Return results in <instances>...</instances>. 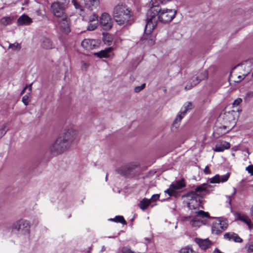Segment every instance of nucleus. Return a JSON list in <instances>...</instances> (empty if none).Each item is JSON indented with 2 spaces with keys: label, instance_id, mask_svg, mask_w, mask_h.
<instances>
[{
  "label": "nucleus",
  "instance_id": "nucleus-1",
  "mask_svg": "<svg viewBox=\"0 0 253 253\" xmlns=\"http://www.w3.org/2000/svg\"><path fill=\"white\" fill-rule=\"evenodd\" d=\"M171 0H151L152 7L149 9L147 14V22L145 30L151 32L157 25L158 21L163 23L171 22L175 17L176 10L173 9L160 8L158 5L165 4Z\"/></svg>",
  "mask_w": 253,
  "mask_h": 253
},
{
  "label": "nucleus",
  "instance_id": "nucleus-2",
  "mask_svg": "<svg viewBox=\"0 0 253 253\" xmlns=\"http://www.w3.org/2000/svg\"><path fill=\"white\" fill-rule=\"evenodd\" d=\"M210 187V185L204 183L197 186L195 191L187 193L186 197L189 200L187 203L188 208L190 209L199 208L201 204V198L209 193L208 188Z\"/></svg>",
  "mask_w": 253,
  "mask_h": 253
},
{
  "label": "nucleus",
  "instance_id": "nucleus-3",
  "mask_svg": "<svg viewBox=\"0 0 253 253\" xmlns=\"http://www.w3.org/2000/svg\"><path fill=\"white\" fill-rule=\"evenodd\" d=\"M113 16L115 21L120 26H126L131 24L129 10L122 3L116 5L113 9Z\"/></svg>",
  "mask_w": 253,
  "mask_h": 253
},
{
  "label": "nucleus",
  "instance_id": "nucleus-4",
  "mask_svg": "<svg viewBox=\"0 0 253 253\" xmlns=\"http://www.w3.org/2000/svg\"><path fill=\"white\" fill-rule=\"evenodd\" d=\"M71 21L67 15L57 19L56 24L57 29L62 34L67 35L71 32Z\"/></svg>",
  "mask_w": 253,
  "mask_h": 253
},
{
  "label": "nucleus",
  "instance_id": "nucleus-5",
  "mask_svg": "<svg viewBox=\"0 0 253 253\" xmlns=\"http://www.w3.org/2000/svg\"><path fill=\"white\" fill-rule=\"evenodd\" d=\"M69 147L62 141L59 137L51 145L49 151L53 155H57L66 150Z\"/></svg>",
  "mask_w": 253,
  "mask_h": 253
},
{
  "label": "nucleus",
  "instance_id": "nucleus-6",
  "mask_svg": "<svg viewBox=\"0 0 253 253\" xmlns=\"http://www.w3.org/2000/svg\"><path fill=\"white\" fill-rule=\"evenodd\" d=\"M228 225V223L226 220H222L219 218L214 219L212 222V233L218 234L224 231L227 228Z\"/></svg>",
  "mask_w": 253,
  "mask_h": 253
},
{
  "label": "nucleus",
  "instance_id": "nucleus-7",
  "mask_svg": "<svg viewBox=\"0 0 253 253\" xmlns=\"http://www.w3.org/2000/svg\"><path fill=\"white\" fill-rule=\"evenodd\" d=\"M204 217H210V215L208 212L203 211H200L197 212L196 215L190 220V225L193 227H200L203 224H205L203 219Z\"/></svg>",
  "mask_w": 253,
  "mask_h": 253
},
{
  "label": "nucleus",
  "instance_id": "nucleus-8",
  "mask_svg": "<svg viewBox=\"0 0 253 253\" xmlns=\"http://www.w3.org/2000/svg\"><path fill=\"white\" fill-rule=\"evenodd\" d=\"M77 131L74 129H68L60 135L58 137L70 147L72 142L76 138Z\"/></svg>",
  "mask_w": 253,
  "mask_h": 253
},
{
  "label": "nucleus",
  "instance_id": "nucleus-9",
  "mask_svg": "<svg viewBox=\"0 0 253 253\" xmlns=\"http://www.w3.org/2000/svg\"><path fill=\"white\" fill-rule=\"evenodd\" d=\"M193 108L192 104L191 102H187L185 103L181 108L179 113L177 115L173 123V126L175 127H178L179 123L182 119L186 113Z\"/></svg>",
  "mask_w": 253,
  "mask_h": 253
},
{
  "label": "nucleus",
  "instance_id": "nucleus-10",
  "mask_svg": "<svg viewBox=\"0 0 253 253\" xmlns=\"http://www.w3.org/2000/svg\"><path fill=\"white\" fill-rule=\"evenodd\" d=\"M66 6L54 2L51 5V11L52 13L58 18L63 17V15H67L64 12Z\"/></svg>",
  "mask_w": 253,
  "mask_h": 253
},
{
  "label": "nucleus",
  "instance_id": "nucleus-11",
  "mask_svg": "<svg viewBox=\"0 0 253 253\" xmlns=\"http://www.w3.org/2000/svg\"><path fill=\"white\" fill-rule=\"evenodd\" d=\"M100 23L104 30H110L113 24L111 16L107 13H103L100 17Z\"/></svg>",
  "mask_w": 253,
  "mask_h": 253
},
{
  "label": "nucleus",
  "instance_id": "nucleus-12",
  "mask_svg": "<svg viewBox=\"0 0 253 253\" xmlns=\"http://www.w3.org/2000/svg\"><path fill=\"white\" fill-rule=\"evenodd\" d=\"M230 177V173L227 172L225 174L219 175L216 174L213 177L209 179L211 183H224L227 181Z\"/></svg>",
  "mask_w": 253,
  "mask_h": 253
},
{
  "label": "nucleus",
  "instance_id": "nucleus-13",
  "mask_svg": "<svg viewBox=\"0 0 253 253\" xmlns=\"http://www.w3.org/2000/svg\"><path fill=\"white\" fill-rule=\"evenodd\" d=\"M94 55L100 58H111L114 56L113 47H108L104 50H102L99 52L94 53Z\"/></svg>",
  "mask_w": 253,
  "mask_h": 253
},
{
  "label": "nucleus",
  "instance_id": "nucleus-14",
  "mask_svg": "<svg viewBox=\"0 0 253 253\" xmlns=\"http://www.w3.org/2000/svg\"><path fill=\"white\" fill-rule=\"evenodd\" d=\"M29 223L28 221L24 219H21L17 221L12 227L13 230L19 231L21 230L26 229L29 227Z\"/></svg>",
  "mask_w": 253,
  "mask_h": 253
},
{
  "label": "nucleus",
  "instance_id": "nucleus-15",
  "mask_svg": "<svg viewBox=\"0 0 253 253\" xmlns=\"http://www.w3.org/2000/svg\"><path fill=\"white\" fill-rule=\"evenodd\" d=\"M230 126L223 125L220 126L217 129V131L215 133H217L219 136L225 134L234 126L235 121L233 120L230 122Z\"/></svg>",
  "mask_w": 253,
  "mask_h": 253
},
{
  "label": "nucleus",
  "instance_id": "nucleus-16",
  "mask_svg": "<svg viewBox=\"0 0 253 253\" xmlns=\"http://www.w3.org/2000/svg\"><path fill=\"white\" fill-rule=\"evenodd\" d=\"M97 42L93 39H84L82 42L81 45L83 48L86 50H91L95 48Z\"/></svg>",
  "mask_w": 253,
  "mask_h": 253
},
{
  "label": "nucleus",
  "instance_id": "nucleus-17",
  "mask_svg": "<svg viewBox=\"0 0 253 253\" xmlns=\"http://www.w3.org/2000/svg\"><path fill=\"white\" fill-rule=\"evenodd\" d=\"M230 147V144L229 142L220 140L215 145L214 151L215 152H223L224 150L228 149Z\"/></svg>",
  "mask_w": 253,
  "mask_h": 253
},
{
  "label": "nucleus",
  "instance_id": "nucleus-18",
  "mask_svg": "<svg viewBox=\"0 0 253 253\" xmlns=\"http://www.w3.org/2000/svg\"><path fill=\"white\" fill-rule=\"evenodd\" d=\"M32 22V19L30 17L27 15L23 14L18 19L17 24L18 26H28L30 25Z\"/></svg>",
  "mask_w": 253,
  "mask_h": 253
},
{
  "label": "nucleus",
  "instance_id": "nucleus-19",
  "mask_svg": "<svg viewBox=\"0 0 253 253\" xmlns=\"http://www.w3.org/2000/svg\"><path fill=\"white\" fill-rule=\"evenodd\" d=\"M196 242L202 250H206L209 248L211 243L208 239H196Z\"/></svg>",
  "mask_w": 253,
  "mask_h": 253
},
{
  "label": "nucleus",
  "instance_id": "nucleus-20",
  "mask_svg": "<svg viewBox=\"0 0 253 253\" xmlns=\"http://www.w3.org/2000/svg\"><path fill=\"white\" fill-rule=\"evenodd\" d=\"M224 238L228 240H233L238 243H241L242 242V239L235 233H226L224 235Z\"/></svg>",
  "mask_w": 253,
  "mask_h": 253
},
{
  "label": "nucleus",
  "instance_id": "nucleus-21",
  "mask_svg": "<svg viewBox=\"0 0 253 253\" xmlns=\"http://www.w3.org/2000/svg\"><path fill=\"white\" fill-rule=\"evenodd\" d=\"M240 67V65H238L236 67H235L231 71L230 73V77L233 78H236L237 77V79L234 80V82L235 83H240L242 80H243L245 77L246 76V75L243 74L242 75H238L237 74H235V70L239 68Z\"/></svg>",
  "mask_w": 253,
  "mask_h": 253
},
{
  "label": "nucleus",
  "instance_id": "nucleus-22",
  "mask_svg": "<svg viewBox=\"0 0 253 253\" xmlns=\"http://www.w3.org/2000/svg\"><path fill=\"white\" fill-rule=\"evenodd\" d=\"M85 5L90 10L96 8L99 4L100 0H84Z\"/></svg>",
  "mask_w": 253,
  "mask_h": 253
},
{
  "label": "nucleus",
  "instance_id": "nucleus-23",
  "mask_svg": "<svg viewBox=\"0 0 253 253\" xmlns=\"http://www.w3.org/2000/svg\"><path fill=\"white\" fill-rule=\"evenodd\" d=\"M196 75H195L191 78L189 81V83L187 84L185 86V89L186 90H189L191 89L192 87L196 85L201 82L198 78L196 79Z\"/></svg>",
  "mask_w": 253,
  "mask_h": 253
},
{
  "label": "nucleus",
  "instance_id": "nucleus-24",
  "mask_svg": "<svg viewBox=\"0 0 253 253\" xmlns=\"http://www.w3.org/2000/svg\"><path fill=\"white\" fill-rule=\"evenodd\" d=\"M237 218L238 220H241L248 225L249 228H251V221L248 216L244 214H241L240 213H237Z\"/></svg>",
  "mask_w": 253,
  "mask_h": 253
},
{
  "label": "nucleus",
  "instance_id": "nucleus-25",
  "mask_svg": "<svg viewBox=\"0 0 253 253\" xmlns=\"http://www.w3.org/2000/svg\"><path fill=\"white\" fill-rule=\"evenodd\" d=\"M185 183L184 182L183 180H178L175 182V183H172L170 185V187L172 189H173L174 191L176 190L181 189L182 188L185 187Z\"/></svg>",
  "mask_w": 253,
  "mask_h": 253
},
{
  "label": "nucleus",
  "instance_id": "nucleus-26",
  "mask_svg": "<svg viewBox=\"0 0 253 253\" xmlns=\"http://www.w3.org/2000/svg\"><path fill=\"white\" fill-rule=\"evenodd\" d=\"M42 46L44 49H51L53 47V43L48 38H44L42 42Z\"/></svg>",
  "mask_w": 253,
  "mask_h": 253
},
{
  "label": "nucleus",
  "instance_id": "nucleus-27",
  "mask_svg": "<svg viewBox=\"0 0 253 253\" xmlns=\"http://www.w3.org/2000/svg\"><path fill=\"white\" fill-rule=\"evenodd\" d=\"M196 79H199L200 81L207 80L208 78L209 74L207 70H202L198 72L196 74Z\"/></svg>",
  "mask_w": 253,
  "mask_h": 253
},
{
  "label": "nucleus",
  "instance_id": "nucleus-28",
  "mask_svg": "<svg viewBox=\"0 0 253 253\" xmlns=\"http://www.w3.org/2000/svg\"><path fill=\"white\" fill-rule=\"evenodd\" d=\"M151 203V200L144 198L139 204V208L142 210H146Z\"/></svg>",
  "mask_w": 253,
  "mask_h": 253
},
{
  "label": "nucleus",
  "instance_id": "nucleus-29",
  "mask_svg": "<svg viewBox=\"0 0 253 253\" xmlns=\"http://www.w3.org/2000/svg\"><path fill=\"white\" fill-rule=\"evenodd\" d=\"M13 18L5 16L1 18L0 20V23L1 25L6 26L10 25L12 23Z\"/></svg>",
  "mask_w": 253,
  "mask_h": 253
},
{
  "label": "nucleus",
  "instance_id": "nucleus-30",
  "mask_svg": "<svg viewBox=\"0 0 253 253\" xmlns=\"http://www.w3.org/2000/svg\"><path fill=\"white\" fill-rule=\"evenodd\" d=\"M242 102V99L241 98H238L236 99H235L233 103H232V107L233 108H236V111L239 112L241 111V110L239 109V105Z\"/></svg>",
  "mask_w": 253,
  "mask_h": 253
},
{
  "label": "nucleus",
  "instance_id": "nucleus-31",
  "mask_svg": "<svg viewBox=\"0 0 253 253\" xmlns=\"http://www.w3.org/2000/svg\"><path fill=\"white\" fill-rule=\"evenodd\" d=\"M179 253H196L191 246H188L182 248Z\"/></svg>",
  "mask_w": 253,
  "mask_h": 253
},
{
  "label": "nucleus",
  "instance_id": "nucleus-32",
  "mask_svg": "<svg viewBox=\"0 0 253 253\" xmlns=\"http://www.w3.org/2000/svg\"><path fill=\"white\" fill-rule=\"evenodd\" d=\"M111 220L117 222L121 223L123 224H126V221L122 216H116L115 218L111 219Z\"/></svg>",
  "mask_w": 253,
  "mask_h": 253
},
{
  "label": "nucleus",
  "instance_id": "nucleus-33",
  "mask_svg": "<svg viewBox=\"0 0 253 253\" xmlns=\"http://www.w3.org/2000/svg\"><path fill=\"white\" fill-rule=\"evenodd\" d=\"M98 26V22H89L87 27V30L88 31H93L96 29Z\"/></svg>",
  "mask_w": 253,
  "mask_h": 253
},
{
  "label": "nucleus",
  "instance_id": "nucleus-34",
  "mask_svg": "<svg viewBox=\"0 0 253 253\" xmlns=\"http://www.w3.org/2000/svg\"><path fill=\"white\" fill-rule=\"evenodd\" d=\"M71 2L73 3L75 8L80 11L83 10V6L80 4L78 0H72Z\"/></svg>",
  "mask_w": 253,
  "mask_h": 253
},
{
  "label": "nucleus",
  "instance_id": "nucleus-35",
  "mask_svg": "<svg viewBox=\"0 0 253 253\" xmlns=\"http://www.w3.org/2000/svg\"><path fill=\"white\" fill-rule=\"evenodd\" d=\"M9 48L13 50H19L21 49V45L18 43H10L9 45Z\"/></svg>",
  "mask_w": 253,
  "mask_h": 253
},
{
  "label": "nucleus",
  "instance_id": "nucleus-36",
  "mask_svg": "<svg viewBox=\"0 0 253 253\" xmlns=\"http://www.w3.org/2000/svg\"><path fill=\"white\" fill-rule=\"evenodd\" d=\"M89 22H98V16L95 14H91L88 19Z\"/></svg>",
  "mask_w": 253,
  "mask_h": 253
},
{
  "label": "nucleus",
  "instance_id": "nucleus-37",
  "mask_svg": "<svg viewBox=\"0 0 253 253\" xmlns=\"http://www.w3.org/2000/svg\"><path fill=\"white\" fill-rule=\"evenodd\" d=\"M165 192L168 193L169 196H175L176 195V192L174 191L173 189L171 188L170 186L169 189L165 191Z\"/></svg>",
  "mask_w": 253,
  "mask_h": 253
},
{
  "label": "nucleus",
  "instance_id": "nucleus-38",
  "mask_svg": "<svg viewBox=\"0 0 253 253\" xmlns=\"http://www.w3.org/2000/svg\"><path fill=\"white\" fill-rule=\"evenodd\" d=\"M7 125L6 124L3 125L1 128L0 129V135L1 137L5 135V134L7 132V129H6Z\"/></svg>",
  "mask_w": 253,
  "mask_h": 253
},
{
  "label": "nucleus",
  "instance_id": "nucleus-39",
  "mask_svg": "<svg viewBox=\"0 0 253 253\" xmlns=\"http://www.w3.org/2000/svg\"><path fill=\"white\" fill-rule=\"evenodd\" d=\"M122 253H134L131 250L129 247H125L122 249Z\"/></svg>",
  "mask_w": 253,
  "mask_h": 253
},
{
  "label": "nucleus",
  "instance_id": "nucleus-40",
  "mask_svg": "<svg viewBox=\"0 0 253 253\" xmlns=\"http://www.w3.org/2000/svg\"><path fill=\"white\" fill-rule=\"evenodd\" d=\"M22 102L26 105H28L29 102V95L26 94L22 97Z\"/></svg>",
  "mask_w": 253,
  "mask_h": 253
},
{
  "label": "nucleus",
  "instance_id": "nucleus-41",
  "mask_svg": "<svg viewBox=\"0 0 253 253\" xmlns=\"http://www.w3.org/2000/svg\"><path fill=\"white\" fill-rule=\"evenodd\" d=\"M253 97V91H249L248 92L245 96L244 99L248 101L251 99Z\"/></svg>",
  "mask_w": 253,
  "mask_h": 253
},
{
  "label": "nucleus",
  "instance_id": "nucleus-42",
  "mask_svg": "<svg viewBox=\"0 0 253 253\" xmlns=\"http://www.w3.org/2000/svg\"><path fill=\"white\" fill-rule=\"evenodd\" d=\"M147 43L149 45H152L155 43V41L153 38L149 37L148 38L146 39Z\"/></svg>",
  "mask_w": 253,
  "mask_h": 253
},
{
  "label": "nucleus",
  "instance_id": "nucleus-43",
  "mask_svg": "<svg viewBox=\"0 0 253 253\" xmlns=\"http://www.w3.org/2000/svg\"><path fill=\"white\" fill-rule=\"evenodd\" d=\"M145 86V84H143L141 85L140 86H136L135 88H134V91L135 92H140L141 90H142Z\"/></svg>",
  "mask_w": 253,
  "mask_h": 253
},
{
  "label": "nucleus",
  "instance_id": "nucleus-44",
  "mask_svg": "<svg viewBox=\"0 0 253 253\" xmlns=\"http://www.w3.org/2000/svg\"><path fill=\"white\" fill-rule=\"evenodd\" d=\"M247 251L249 253L253 252V242L249 243L246 247Z\"/></svg>",
  "mask_w": 253,
  "mask_h": 253
},
{
  "label": "nucleus",
  "instance_id": "nucleus-45",
  "mask_svg": "<svg viewBox=\"0 0 253 253\" xmlns=\"http://www.w3.org/2000/svg\"><path fill=\"white\" fill-rule=\"evenodd\" d=\"M236 189L235 188H233V192L232 195L231 196H227V198L228 200V202L230 206H231V198L236 194Z\"/></svg>",
  "mask_w": 253,
  "mask_h": 253
},
{
  "label": "nucleus",
  "instance_id": "nucleus-46",
  "mask_svg": "<svg viewBox=\"0 0 253 253\" xmlns=\"http://www.w3.org/2000/svg\"><path fill=\"white\" fill-rule=\"evenodd\" d=\"M246 170L251 175H253V165H250L248 167H246Z\"/></svg>",
  "mask_w": 253,
  "mask_h": 253
},
{
  "label": "nucleus",
  "instance_id": "nucleus-47",
  "mask_svg": "<svg viewBox=\"0 0 253 253\" xmlns=\"http://www.w3.org/2000/svg\"><path fill=\"white\" fill-rule=\"evenodd\" d=\"M55 2L66 6L69 2V0H56Z\"/></svg>",
  "mask_w": 253,
  "mask_h": 253
},
{
  "label": "nucleus",
  "instance_id": "nucleus-48",
  "mask_svg": "<svg viewBox=\"0 0 253 253\" xmlns=\"http://www.w3.org/2000/svg\"><path fill=\"white\" fill-rule=\"evenodd\" d=\"M159 195L154 194L152 196L150 200H151V202H154V201H156L157 200H158L159 199Z\"/></svg>",
  "mask_w": 253,
  "mask_h": 253
},
{
  "label": "nucleus",
  "instance_id": "nucleus-49",
  "mask_svg": "<svg viewBox=\"0 0 253 253\" xmlns=\"http://www.w3.org/2000/svg\"><path fill=\"white\" fill-rule=\"evenodd\" d=\"M204 172L206 174H210L211 173L210 170L209 169V167L208 166H206L204 170Z\"/></svg>",
  "mask_w": 253,
  "mask_h": 253
},
{
  "label": "nucleus",
  "instance_id": "nucleus-50",
  "mask_svg": "<svg viewBox=\"0 0 253 253\" xmlns=\"http://www.w3.org/2000/svg\"><path fill=\"white\" fill-rule=\"evenodd\" d=\"M83 65V68H84V69H86L88 66V64L84 62H82Z\"/></svg>",
  "mask_w": 253,
  "mask_h": 253
},
{
  "label": "nucleus",
  "instance_id": "nucleus-51",
  "mask_svg": "<svg viewBox=\"0 0 253 253\" xmlns=\"http://www.w3.org/2000/svg\"><path fill=\"white\" fill-rule=\"evenodd\" d=\"M27 88V86H25V87L22 89V90L21 91V93H20V94H21V95L23 94L25 92V90H26V88Z\"/></svg>",
  "mask_w": 253,
  "mask_h": 253
},
{
  "label": "nucleus",
  "instance_id": "nucleus-52",
  "mask_svg": "<svg viewBox=\"0 0 253 253\" xmlns=\"http://www.w3.org/2000/svg\"><path fill=\"white\" fill-rule=\"evenodd\" d=\"M27 87L28 88L29 90L30 91H31L32 88V84H31L30 85H29L28 86H27Z\"/></svg>",
  "mask_w": 253,
  "mask_h": 253
},
{
  "label": "nucleus",
  "instance_id": "nucleus-53",
  "mask_svg": "<svg viewBox=\"0 0 253 253\" xmlns=\"http://www.w3.org/2000/svg\"><path fill=\"white\" fill-rule=\"evenodd\" d=\"M122 169V168H121V169H118V172H119V173H121V174H125L124 173H123V172H122L121 171V169Z\"/></svg>",
  "mask_w": 253,
  "mask_h": 253
},
{
  "label": "nucleus",
  "instance_id": "nucleus-54",
  "mask_svg": "<svg viewBox=\"0 0 253 253\" xmlns=\"http://www.w3.org/2000/svg\"><path fill=\"white\" fill-rule=\"evenodd\" d=\"M251 214L253 215V207H252L251 209Z\"/></svg>",
  "mask_w": 253,
  "mask_h": 253
},
{
  "label": "nucleus",
  "instance_id": "nucleus-55",
  "mask_svg": "<svg viewBox=\"0 0 253 253\" xmlns=\"http://www.w3.org/2000/svg\"><path fill=\"white\" fill-rule=\"evenodd\" d=\"M252 76L253 77V72L252 73Z\"/></svg>",
  "mask_w": 253,
  "mask_h": 253
},
{
  "label": "nucleus",
  "instance_id": "nucleus-56",
  "mask_svg": "<svg viewBox=\"0 0 253 253\" xmlns=\"http://www.w3.org/2000/svg\"><path fill=\"white\" fill-rule=\"evenodd\" d=\"M107 175H106V179L107 180Z\"/></svg>",
  "mask_w": 253,
  "mask_h": 253
}]
</instances>
